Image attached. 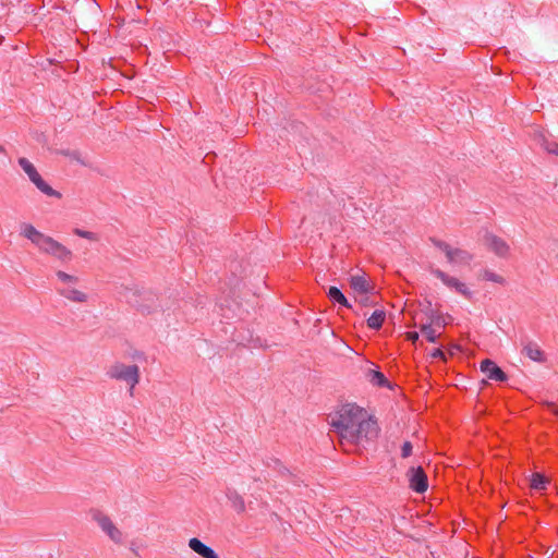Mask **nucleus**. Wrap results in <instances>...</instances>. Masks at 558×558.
I'll list each match as a JSON object with an SVG mask.
<instances>
[{"instance_id": "1", "label": "nucleus", "mask_w": 558, "mask_h": 558, "mask_svg": "<svg viewBox=\"0 0 558 558\" xmlns=\"http://www.w3.org/2000/svg\"><path fill=\"white\" fill-rule=\"evenodd\" d=\"M362 413L361 408L354 404H345L332 416L330 425L342 439L349 440Z\"/></svg>"}, {"instance_id": "2", "label": "nucleus", "mask_w": 558, "mask_h": 558, "mask_svg": "<svg viewBox=\"0 0 558 558\" xmlns=\"http://www.w3.org/2000/svg\"><path fill=\"white\" fill-rule=\"evenodd\" d=\"M20 167L28 177L29 181L45 195L50 197H61V193L53 190L38 173L35 166L25 157H21L17 160Z\"/></svg>"}, {"instance_id": "3", "label": "nucleus", "mask_w": 558, "mask_h": 558, "mask_svg": "<svg viewBox=\"0 0 558 558\" xmlns=\"http://www.w3.org/2000/svg\"><path fill=\"white\" fill-rule=\"evenodd\" d=\"M379 432L377 422L373 418H365L364 413L360 416L356 426L354 427L352 437L348 441L360 444L363 440H373L377 437Z\"/></svg>"}, {"instance_id": "4", "label": "nucleus", "mask_w": 558, "mask_h": 558, "mask_svg": "<svg viewBox=\"0 0 558 558\" xmlns=\"http://www.w3.org/2000/svg\"><path fill=\"white\" fill-rule=\"evenodd\" d=\"M267 466L278 473V475L286 482V484H290L293 486H301L305 484L303 475L296 470L288 469L279 459L270 458L267 462Z\"/></svg>"}, {"instance_id": "5", "label": "nucleus", "mask_w": 558, "mask_h": 558, "mask_svg": "<svg viewBox=\"0 0 558 558\" xmlns=\"http://www.w3.org/2000/svg\"><path fill=\"white\" fill-rule=\"evenodd\" d=\"M92 519L97 522L102 532L116 544L122 543V532L114 525L111 519L98 509L89 511Z\"/></svg>"}, {"instance_id": "6", "label": "nucleus", "mask_w": 558, "mask_h": 558, "mask_svg": "<svg viewBox=\"0 0 558 558\" xmlns=\"http://www.w3.org/2000/svg\"><path fill=\"white\" fill-rule=\"evenodd\" d=\"M109 376L114 379L123 380L133 389L140 379V369L137 365H124L117 363L108 372Z\"/></svg>"}, {"instance_id": "7", "label": "nucleus", "mask_w": 558, "mask_h": 558, "mask_svg": "<svg viewBox=\"0 0 558 558\" xmlns=\"http://www.w3.org/2000/svg\"><path fill=\"white\" fill-rule=\"evenodd\" d=\"M432 274L436 278L441 280V282L444 284H446L448 288L454 289L458 293L465 295L468 298L472 296V292L469 290V288L465 286V283H463L459 279L447 275L445 271H442L440 269H434V270H432Z\"/></svg>"}, {"instance_id": "8", "label": "nucleus", "mask_w": 558, "mask_h": 558, "mask_svg": "<svg viewBox=\"0 0 558 558\" xmlns=\"http://www.w3.org/2000/svg\"><path fill=\"white\" fill-rule=\"evenodd\" d=\"M480 369L489 380L502 383L508 379L507 374L494 361L489 359L481 362Z\"/></svg>"}, {"instance_id": "9", "label": "nucleus", "mask_w": 558, "mask_h": 558, "mask_svg": "<svg viewBox=\"0 0 558 558\" xmlns=\"http://www.w3.org/2000/svg\"><path fill=\"white\" fill-rule=\"evenodd\" d=\"M484 243L499 257H506L509 253V245L507 242L493 233H486Z\"/></svg>"}, {"instance_id": "10", "label": "nucleus", "mask_w": 558, "mask_h": 558, "mask_svg": "<svg viewBox=\"0 0 558 558\" xmlns=\"http://www.w3.org/2000/svg\"><path fill=\"white\" fill-rule=\"evenodd\" d=\"M522 353L527 356L531 361L536 363H545L546 355L541 347L532 340H527L523 343Z\"/></svg>"}, {"instance_id": "11", "label": "nucleus", "mask_w": 558, "mask_h": 558, "mask_svg": "<svg viewBox=\"0 0 558 558\" xmlns=\"http://www.w3.org/2000/svg\"><path fill=\"white\" fill-rule=\"evenodd\" d=\"M409 488H428V480L421 466L410 468L408 471Z\"/></svg>"}, {"instance_id": "12", "label": "nucleus", "mask_w": 558, "mask_h": 558, "mask_svg": "<svg viewBox=\"0 0 558 558\" xmlns=\"http://www.w3.org/2000/svg\"><path fill=\"white\" fill-rule=\"evenodd\" d=\"M128 294H125L126 301L131 303L132 305L138 307L143 312H150V306L145 305L140 302L138 298L142 295L148 296V299L151 298V293L147 291L140 290L137 287L134 288H126Z\"/></svg>"}, {"instance_id": "13", "label": "nucleus", "mask_w": 558, "mask_h": 558, "mask_svg": "<svg viewBox=\"0 0 558 558\" xmlns=\"http://www.w3.org/2000/svg\"><path fill=\"white\" fill-rule=\"evenodd\" d=\"M189 547L199 555L202 558H220L219 555L209 546L204 544L199 538L192 537L189 541Z\"/></svg>"}, {"instance_id": "14", "label": "nucleus", "mask_w": 558, "mask_h": 558, "mask_svg": "<svg viewBox=\"0 0 558 558\" xmlns=\"http://www.w3.org/2000/svg\"><path fill=\"white\" fill-rule=\"evenodd\" d=\"M447 260L452 265H465L469 264L472 259V255L461 248H450L447 252Z\"/></svg>"}, {"instance_id": "15", "label": "nucleus", "mask_w": 558, "mask_h": 558, "mask_svg": "<svg viewBox=\"0 0 558 558\" xmlns=\"http://www.w3.org/2000/svg\"><path fill=\"white\" fill-rule=\"evenodd\" d=\"M59 294L65 298L69 301L76 302V303H84L87 301V294L76 290L72 287H65L59 290Z\"/></svg>"}, {"instance_id": "16", "label": "nucleus", "mask_w": 558, "mask_h": 558, "mask_svg": "<svg viewBox=\"0 0 558 558\" xmlns=\"http://www.w3.org/2000/svg\"><path fill=\"white\" fill-rule=\"evenodd\" d=\"M430 315V323L423 324L421 326V332L426 337L427 341L430 343H435L437 341V335L435 329L432 327V324H440V317L436 315L433 311Z\"/></svg>"}, {"instance_id": "17", "label": "nucleus", "mask_w": 558, "mask_h": 558, "mask_svg": "<svg viewBox=\"0 0 558 558\" xmlns=\"http://www.w3.org/2000/svg\"><path fill=\"white\" fill-rule=\"evenodd\" d=\"M350 286L354 292L360 294H367L372 290L366 278L362 275L352 276Z\"/></svg>"}, {"instance_id": "18", "label": "nucleus", "mask_w": 558, "mask_h": 558, "mask_svg": "<svg viewBox=\"0 0 558 558\" xmlns=\"http://www.w3.org/2000/svg\"><path fill=\"white\" fill-rule=\"evenodd\" d=\"M22 235L28 239L36 247L43 236L45 235L40 231H38L33 225L31 223H24L22 226Z\"/></svg>"}, {"instance_id": "19", "label": "nucleus", "mask_w": 558, "mask_h": 558, "mask_svg": "<svg viewBox=\"0 0 558 558\" xmlns=\"http://www.w3.org/2000/svg\"><path fill=\"white\" fill-rule=\"evenodd\" d=\"M59 244L60 242L45 234L38 243L37 248L45 254L52 255Z\"/></svg>"}, {"instance_id": "20", "label": "nucleus", "mask_w": 558, "mask_h": 558, "mask_svg": "<svg viewBox=\"0 0 558 558\" xmlns=\"http://www.w3.org/2000/svg\"><path fill=\"white\" fill-rule=\"evenodd\" d=\"M226 496L231 504V507L236 512H243L245 510V501L238 490H227Z\"/></svg>"}, {"instance_id": "21", "label": "nucleus", "mask_w": 558, "mask_h": 558, "mask_svg": "<svg viewBox=\"0 0 558 558\" xmlns=\"http://www.w3.org/2000/svg\"><path fill=\"white\" fill-rule=\"evenodd\" d=\"M328 298L331 302L339 304L344 307H351V304L349 303L345 295L342 293V291L337 287H330L327 292Z\"/></svg>"}, {"instance_id": "22", "label": "nucleus", "mask_w": 558, "mask_h": 558, "mask_svg": "<svg viewBox=\"0 0 558 558\" xmlns=\"http://www.w3.org/2000/svg\"><path fill=\"white\" fill-rule=\"evenodd\" d=\"M368 380L377 387H388L389 381L386 376L378 369H369L367 374Z\"/></svg>"}, {"instance_id": "23", "label": "nucleus", "mask_w": 558, "mask_h": 558, "mask_svg": "<svg viewBox=\"0 0 558 558\" xmlns=\"http://www.w3.org/2000/svg\"><path fill=\"white\" fill-rule=\"evenodd\" d=\"M386 314L381 310H376L373 312V314L367 318V326L371 329H379L381 328L384 320H385Z\"/></svg>"}, {"instance_id": "24", "label": "nucleus", "mask_w": 558, "mask_h": 558, "mask_svg": "<svg viewBox=\"0 0 558 558\" xmlns=\"http://www.w3.org/2000/svg\"><path fill=\"white\" fill-rule=\"evenodd\" d=\"M51 256H53L54 258L62 263H66L71 260L72 252L66 246L60 243Z\"/></svg>"}, {"instance_id": "25", "label": "nucleus", "mask_w": 558, "mask_h": 558, "mask_svg": "<svg viewBox=\"0 0 558 558\" xmlns=\"http://www.w3.org/2000/svg\"><path fill=\"white\" fill-rule=\"evenodd\" d=\"M549 484L548 478L541 473H533L531 478L530 488H545Z\"/></svg>"}, {"instance_id": "26", "label": "nucleus", "mask_w": 558, "mask_h": 558, "mask_svg": "<svg viewBox=\"0 0 558 558\" xmlns=\"http://www.w3.org/2000/svg\"><path fill=\"white\" fill-rule=\"evenodd\" d=\"M56 276H57L58 280H60L61 282H63L65 284H69V287L71 284L77 283V281H78V278L76 276L70 275V274L64 272L62 270H58L56 272Z\"/></svg>"}, {"instance_id": "27", "label": "nucleus", "mask_w": 558, "mask_h": 558, "mask_svg": "<svg viewBox=\"0 0 558 558\" xmlns=\"http://www.w3.org/2000/svg\"><path fill=\"white\" fill-rule=\"evenodd\" d=\"M483 277L487 281H492V282L499 283V284L505 283L504 277H501L500 275H498L492 270H485L483 274Z\"/></svg>"}, {"instance_id": "28", "label": "nucleus", "mask_w": 558, "mask_h": 558, "mask_svg": "<svg viewBox=\"0 0 558 558\" xmlns=\"http://www.w3.org/2000/svg\"><path fill=\"white\" fill-rule=\"evenodd\" d=\"M74 233L80 236V238H83V239H87V240H96L97 236L95 233L90 232V231H86V230H82V229H75L74 230Z\"/></svg>"}, {"instance_id": "29", "label": "nucleus", "mask_w": 558, "mask_h": 558, "mask_svg": "<svg viewBox=\"0 0 558 558\" xmlns=\"http://www.w3.org/2000/svg\"><path fill=\"white\" fill-rule=\"evenodd\" d=\"M432 242L437 248L441 250L445 253V255L447 256L448 250L451 248V246L448 243H446L445 241H441V240H437V239H432Z\"/></svg>"}, {"instance_id": "30", "label": "nucleus", "mask_w": 558, "mask_h": 558, "mask_svg": "<svg viewBox=\"0 0 558 558\" xmlns=\"http://www.w3.org/2000/svg\"><path fill=\"white\" fill-rule=\"evenodd\" d=\"M412 444L410 441H404L401 447V456L402 458H408L412 453Z\"/></svg>"}, {"instance_id": "31", "label": "nucleus", "mask_w": 558, "mask_h": 558, "mask_svg": "<svg viewBox=\"0 0 558 558\" xmlns=\"http://www.w3.org/2000/svg\"><path fill=\"white\" fill-rule=\"evenodd\" d=\"M544 147H545V149L548 153L558 156V143H556V142H546Z\"/></svg>"}, {"instance_id": "32", "label": "nucleus", "mask_w": 558, "mask_h": 558, "mask_svg": "<svg viewBox=\"0 0 558 558\" xmlns=\"http://www.w3.org/2000/svg\"><path fill=\"white\" fill-rule=\"evenodd\" d=\"M432 356L434 359H444L445 354L441 349L437 348V349H434V351L432 352Z\"/></svg>"}, {"instance_id": "33", "label": "nucleus", "mask_w": 558, "mask_h": 558, "mask_svg": "<svg viewBox=\"0 0 558 558\" xmlns=\"http://www.w3.org/2000/svg\"><path fill=\"white\" fill-rule=\"evenodd\" d=\"M420 335L416 331L409 332L408 338L409 340L415 342L418 339Z\"/></svg>"}, {"instance_id": "34", "label": "nucleus", "mask_w": 558, "mask_h": 558, "mask_svg": "<svg viewBox=\"0 0 558 558\" xmlns=\"http://www.w3.org/2000/svg\"><path fill=\"white\" fill-rule=\"evenodd\" d=\"M550 409H551V412H553L555 415H557V416H558V405H556V404H551V405H550Z\"/></svg>"}, {"instance_id": "35", "label": "nucleus", "mask_w": 558, "mask_h": 558, "mask_svg": "<svg viewBox=\"0 0 558 558\" xmlns=\"http://www.w3.org/2000/svg\"><path fill=\"white\" fill-rule=\"evenodd\" d=\"M0 153H5V149L2 145H0Z\"/></svg>"}, {"instance_id": "36", "label": "nucleus", "mask_w": 558, "mask_h": 558, "mask_svg": "<svg viewBox=\"0 0 558 558\" xmlns=\"http://www.w3.org/2000/svg\"><path fill=\"white\" fill-rule=\"evenodd\" d=\"M415 493H418V494H423L425 493L426 490H423V489H420V490H414Z\"/></svg>"}]
</instances>
